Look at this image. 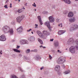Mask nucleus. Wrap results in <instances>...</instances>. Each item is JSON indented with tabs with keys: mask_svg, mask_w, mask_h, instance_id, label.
<instances>
[{
	"mask_svg": "<svg viewBox=\"0 0 78 78\" xmlns=\"http://www.w3.org/2000/svg\"><path fill=\"white\" fill-rule=\"evenodd\" d=\"M2 30L5 33L10 32L11 34H13V32H14L13 29H10L9 27L7 26H5L3 28Z\"/></svg>",
	"mask_w": 78,
	"mask_h": 78,
	"instance_id": "1",
	"label": "nucleus"
},
{
	"mask_svg": "<svg viewBox=\"0 0 78 78\" xmlns=\"http://www.w3.org/2000/svg\"><path fill=\"white\" fill-rule=\"evenodd\" d=\"M66 61V57H60L57 61V63L62 64Z\"/></svg>",
	"mask_w": 78,
	"mask_h": 78,
	"instance_id": "2",
	"label": "nucleus"
},
{
	"mask_svg": "<svg viewBox=\"0 0 78 78\" xmlns=\"http://www.w3.org/2000/svg\"><path fill=\"white\" fill-rule=\"evenodd\" d=\"M23 17V15H22L21 16H19L18 17L16 18V21L17 22H18V23H20L21 22V21L23 19H24L25 17Z\"/></svg>",
	"mask_w": 78,
	"mask_h": 78,
	"instance_id": "3",
	"label": "nucleus"
},
{
	"mask_svg": "<svg viewBox=\"0 0 78 78\" xmlns=\"http://www.w3.org/2000/svg\"><path fill=\"white\" fill-rule=\"evenodd\" d=\"M69 51L72 53H74L75 52V47L72 46L69 48Z\"/></svg>",
	"mask_w": 78,
	"mask_h": 78,
	"instance_id": "4",
	"label": "nucleus"
},
{
	"mask_svg": "<svg viewBox=\"0 0 78 78\" xmlns=\"http://www.w3.org/2000/svg\"><path fill=\"white\" fill-rule=\"evenodd\" d=\"M0 41H6V37L4 35H2L0 36Z\"/></svg>",
	"mask_w": 78,
	"mask_h": 78,
	"instance_id": "5",
	"label": "nucleus"
},
{
	"mask_svg": "<svg viewBox=\"0 0 78 78\" xmlns=\"http://www.w3.org/2000/svg\"><path fill=\"white\" fill-rule=\"evenodd\" d=\"M78 26L76 25V24H75L73 27H71V28L70 29V31H74V30H75L76 28H78Z\"/></svg>",
	"mask_w": 78,
	"mask_h": 78,
	"instance_id": "6",
	"label": "nucleus"
},
{
	"mask_svg": "<svg viewBox=\"0 0 78 78\" xmlns=\"http://www.w3.org/2000/svg\"><path fill=\"white\" fill-rule=\"evenodd\" d=\"M48 19L49 20L50 22H51V23L54 22V21H55V19L53 18V16H50L49 17Z\"/></svg>",
	"mask_w": 78,
	"mask_h": 78,
	"instance_id": "7",
	"label": "nucleus"
},
{
	"mask_svg": "<svg viewBox=\"0 0 78 78\" xmlns=\"http://www.w3.org/2000/svg\"><path fill=\"white\" fill-rule=\"evenodd\" d=\"M44 25H46L49 29H50V22L49 21H47L44 23Z\"/></svg>",
	"mask_w": 78,
	"mask_h": 78,
	"instance_id": "8",
	"label": "nucleus"
},
{
	"mask_svg": "<svg viewBox=\"0 0 78 78\" xmlns=\"http://www.w3.org/2000/svg\"><path fill=\"white\" fill-rule=\"evenodd\" d=\"M20 43L21 45L23 44H27V40H23L20 41Z\"/></svg>",
	"mask_w": 78,
	"mask_h": 78,
	"instance_id": "9",
	"label": "nucleus"
},
{
	"mask_svg": "<svg viewBox=\"0 0 78 78\" xmlns=\"http://www.w3.org/2000/svg\"><path fill=\"white\" fill-rule=\"evenodd\" d=\"M60 69V66L58 65H56L55 66V70L56 71H58Z\"/></svg>",
	"mask_w": 78,
	"mask_h": 78,
	"instance_id": "10",
	"label": "nucleus"
},
{
	"mask_svg": "<svg viewBox=\"0 0 78 78\" xmlns=\"http://www.w3.org/2000/svg\"><path fill=\"white\" fill-rule=\"evenodd\" d=\"M73 42V38H71L69 39L68 41V44H71Z\"/></svg>",
	"mask_w": 78,
	"mask_h": 78,
	"instance_id": "11",
	"label": "nucleus"
},
{
	"mask_svg": "<svg viewBox=\"0 0 78 78\" xmlns=\"http://www.w3.org/2000/svg\"><path fill=\"white\" fill-rule=\"evenodd\" d=\"M66 32V30H60L58 32V34L59 35H61V34H63V33H64Z\"/></svg>",
	"mask_w": 78,
	"mask_h": 78,
	"instance_id": "12",
	"label": "nucleus"
},
{
	"mask_svg": "<svg viewBox=\"0 0 78 78\" xmlns=\"http://www.w3.org/2000/svg\"><path fill=\"white\" fill-rule=\"evenodd\" d=\"M17 30L19 33H20L22 31V27L20 26V28H18Z\"/></svg>",
	"mask_w": 78,
	"mask_h": 78,
	"instance_id": "13",
	"label": "nucleus"
},
{
	"mask_svg": "<svg viewBox=\"0 0 78 78\" xmlns=\"http://www.w3.org/2000/svg\"><path fill=\"white\" fill-rule=\"evenodd\" d=\"M43 33L44 35H49L50 34L49 33V32H48L46 30H44L43 31Z\"/></svg>",
	"mask_w": 78,
	"mask_h": 78,
	"instance_id": "14",
	"label": "nucleus"
},
{
	"mask_svg": "<svg viewBox=\"0 0 78 78\" xmlns=\"http://www.w3.org/2000/svg\"><path fill=\"white\" fill-rule=\"evenodd\" d=\"M37 17L39 20V22H40V25H42V24H43V23H42V20H41V16H38Z\"/></svg>",
	"mask_w": 78,
	"mask_h": 78,
	"instance_id": "15",
	"label": "nucleus"
},
{
	"mask_svg": "<svg viewBox=\"0 0 78 78\" xmlns=\"http://www.w3.org/2000/svg\"><path fill=\"white\" fill-rule=\"evenodd\" d=\"M73 16V13L72 12H70L69 13V14L68 16L69 17H72V16Z\"/></svg>",
	"mask_w": 78,
	"mask_h": 78,
	"instance_id": "16",
	"label": "nucleus"
},
{
	"mask_svg": "<svg viewBox=\"0 0 78 78\" xmlns=\"http://www.w3.org/2000/svg\"><path fill=\"white\" fill-rule=\"evenodd\" d=\"M37 33L40 37H42V34L40 31L37 30Z\"/></svg>",
	"mask_w": 78,
	"mask_h": 78,
	"instance_id": "17",
	"label": "nucleus"
},
{
	"mask_svg": "<svg viewBox=\"0 0 78 78\" xmlns=\"http://www.w3.org/2000/svg\"><path fill=\"white\" fill-rule=\"evenodd\" d=\"M75 18H73L69 19V21L70 22H75Z\"/></svg>",
	"mask_w": 78,
	"mask_h": 78,
	"instance_id": "18",
	"label": "nucleus"
},
{
	"mask_svg": "<svg viewBox=\"0 0 78 78\" xmlns=\"http://www.w3.org/2000/svg\"><path fill=\"white\" fill-rule=\"evenodd\" d=\"M54 45L55 47H58L59 45V43L58 41L54 43Z\"/></svg>",
	"mask_w": 78,
	"mask_h": 78,
	"instance_id": "19",
	"label": "nucleus"
},
{
	"mask_svg": "<svg viewBox=\"0 0 78 78\" xmlns=\"http://www.w3.org/2000/svg\"><path fill=\"white\" fill-rule=\"evenodd\" d=\"M65 2L68 3V4H70V1L69 0H65Z\"/></svg>",
	"mask_w": 78,
	"mask_h": 78,
	"instance_id": "20",
	"label": "nucleus"
},
{
	"mask_svg": "<svg viewBox=\"0 0 78 78\" xmlns=\"http://www.w3.org/2000/svg\"><path fill=\"white\" fill-rule=\"evenodd\" d=\"M37 39L38 41L39 42H40L41 44H43V42H42V40H41V39H40L39 38H38Z\"/></svg>",
	"mask_w": 78,
	"mask_h": 78,
	"instance_id": "21",
	"label": "nucleus"
},
{
	"mask_svg": "<svg viewBox=\"0 0 78 78\" xmlns=\"http://www.w3.org/2000/svg\"><path fill=\"white\" fill-rule=\"evenodd\" d=\"M70 70H68V71H66V72H64V73L65 75H66V74H68V73H70Z\"/></svg>",
	"mask_w": 78,
	"mask_h": 78,
	"instance_id": "22",
	"label": "nucleus"
},
{
	"mask_svg": "<svg viewBox=\"0 0 78 78\" xmlns=\"http://www.w3.org/2000/svg\"><path fill=\"white\" fill-rule=\"evenodd\" d=\"M30 39L31 41H34V37H31Z\"/></svg>",
	"mask_w": 78,
	"mask_h": 78,
	"instance_id": "23",
	"label": "nucleus"
},
{
	"mask_svg": "<svg viewBox=\"0 0 78 78\" xmlns=\"http://www.w3.org/2000/svg\"><path fill=\"white\" fill-rule=\"evenodd\" d=\"M14 51L15 52H18V53H20V51L16 49H14Z\"/></svg>",
	"mask_w": 78,
	"mask_h": 78,
	"instance_id": "24",
	"label": "nucleus"
},
{
	"mask_svg": "<svg viewBox=\"0 0 78 78\" xmlns=\"http://www.w3.org/2000/svg\"><path fill=\"white\" fill-rule=\"evenodd\" d=\"M26 53H30V50L29 49H27L26 51Z\"/></svg>",
	"mask_w": 78,
	"mask_h": 78,
	"instance_id": "25",
	"label": "nucleus"
},
{
	"mask_svg": "<svg viewBox=\"0 0 78 78\" xmlns=\"http://www.w3.org/2000/svg\"><path fill=\"white\" fill-rule=\"evenodd\" d=\"M22 12V9H18V12L19 13H21Z\"/></svg>",
	"mask_w": 78,
	"mask_h": 78,
	"instance_id": "26",
	"label": "nucleus"
},
{
	"mask_svg": "<svg viewBox=\"0 0 78 78\" xmlns=\"http://www.w3.org/2000/svg\"><path fill=\"white\" fill-rule=\"evenodd\" d=\"M75 42L76 44L78 45V39L76 40L75 41Z\"/></svg>",
	"mask_w": 78,
	"mask_h": 78,
	"instance_id": "27",
	"label": "nucleus"
},
{
	"mask_svg": "<svg viewBox=\"0 0 78 78\" xmlns=\"http://www.w3.org/2000/svg\"><path fill=\"white\" fill-rule=\"evenodd\" d=\"M49 58L50 59H51V58H52V57H51V55H49Z\"/></svg>",
	"mask_w": 78,
	"mask_h": 78,
	"instance_id": "28",
	"label": "nucleus"
},
{
	"mask_svg": "<svg viewBox=\"0 0 78 78\" xmlns=\"http://www.w3.org/2000/svg\"><path fill=\"white\" fill-rule=\"evenodd\" d=\"M34 4L32 5V6H34V7H36V5L35 4V2H34Z\"/></svg>",
	"mask_w": 78,
	"mask_h": 78,
	"instance_id": "29",
	"label": "nucleus"
},
{
	"mask_svg": "<svg viewBox=\"0 0 78 78\" xmlns=\"http://www.w3.org/2000/svg\"><path fill=\"white\" fill-rule=\"evenodd\" d=\"M4 8L8 9V7L7 6V5H5L4 6Z\"/></svg>",
	"mask_w": 78,
	"mask_h": 78,
	"instance_id": "30",
	"label": "nucleus"
},
{
	"mask_svg": "<svg viewBox=\"0 0 78 78\" xmlns=\"http://www.w3.org/2000/svg\"><path fill=\"white\" fill-rule=\"evenodd\" d=\"M30 31H32V29H30L29 30H27V32H30Z\"/></svg>",
	"mask_w": 78,
	"mask_h": 78,
	"instance_id": "31",
	"label": "nucleus"
},
{
	"mask_svg": "<svg viewBox=\"0 0 78 78\" xmlns=\"http://www.w3.org/2000/svg\"><path fill=\"white\" fill-rule=\"evenodd\" d=\"M60 25H61V27H62V23H61L60 24H58V27H60Z\"/></svg>",
	"mask_w": 78,
	"mask_h": 78,
	"instance_id": "32",
	"label": "nucleus"
},
{
	"mask_svg": "<svg viewBox=\"0 0 78 78\" xmlns=\"http://www.w3.org/2000/svg\"><path fill=\"white\" fill-rule=\"evenodd\" d=\"M34 52H37V49H35L34 50Z\"/></svg>",
	"mask_w": 78,
	"mask_h": 78,
	"instance_id": "33",
	"label": "nucleus"
},
{
	"mask_svg": "<svg viewBox=\"0 0 78 78\" xmlns=\"http://www.w3.org/2000/svg\"><path fill=\"white\" fill-rule=\"evenodd\" d=\"M35 28H37L38 25H37V24H35Z\"/></svg>",
	"mask_w": 78,
	"mask_h": 78,
	"instance_id": "34",
	"label": "nucleus"
},
{
	"mask_svg": "<svg viewBox=\"0 0 78 78\" xmlns=\"http://www.w3.org/2000/svg\"><path fill=\"white\" fill-rule=\"evenodd\" d=\"M12 4L11 3L10 4V8H12Z\"/></svg>",
	"mask_w": 78,
	"mask_h": 78,
	"instance_id": "35",
	"label": "nucleus"
},
{
	"mask_svg": "<svg viewBox=\"0 0 78 78\" xmlns=\"http://www.w3.org/2000/svg\"><path fill=\"white\" fill-rule=\"evenodd\" d=\"M53 40H54V39H51L50 40V41H53Z\"/></svg>",
	"mask_w": 78,
	"mask_h": 78,
	"instance_id": "36",
	"label": "nucleus"
},
{
	"mask_svg": "<svg viewBox=\"0 0 78 78\" xmlns=\"http://www.w3.org/2000/svg\"><path fill=\"white\" fill-rule=\"evenodd\" d=\"M58 53H61V52L59 50H58Z\"/></svg>",
	"mask_w": 78,
	"mask_h": 78,
	"instance_id": "37",
	"label": "nucleus"
},
{
	"mask_svg": "<svg viewBox=\"0 0 78 78\" xmlns=\"http://www.w3.org/2000/svg\"><path fill=\"white\" fill-rule=\"evenodd\" d=\"M20 46H17V48L18 49L19 48H20Z\"/></svg>",
	"mask_w": 78,
	"mask_h": 78,
	"instance_id": "38",
	"label": "nucleus"
},
{
	"mask_svg": "<svg viewBox=\"0 0 78 78\" xmlns=\"http://www.w3.org/2000/svg\"><path fill=\"white\" fill-rule=\"evenodd\" d=\"M20 71H21V72H23V70H22V69H21V68H20Z\"/></svg>",
	"mask_w": 78,
	"mask_h": 78,
	"instance_id": "39",
	"label": "nucleus"
},
{
	"mask_svg": "<svg viewBox=\"0 0 78 78\" xmlns=\"http://www.w3.org/2000/svg\"><path fill=\"white\" fill-rule=\"evenodd\" d=\"M15 23H13V22H12V25H14Z\"/></svg>",
	"mask_w": 78,
	"mask_h": 78,
	"instance_id": "40",
	"label": "nucleus"
},
{
	"mask_svg": "<svg viewBox=\"0 0 78 78\" xmlns=\"http://www.w3.org/2000/svg\"><path fill=\"white\" fill-rule=\"evenodd\" d=\"M43 68H44V67H42L40 69L41 70H42Z\"/></svg>",
	"mask_w": 78,
	"mask_h": 78,
	"instance_id": "41",
	"label": "nucleus"
},
{
	"mask_svg": "<svg viewBox=\"0 0 78 78\" xmlns=\"http://www.w3.org/2000/svg\"><path fill=\"white\" fill-rule=\"evenodd\" d=\"M62 67L63 68V69H65V66H62Z\"/></svg>",
	"mask_w": 78,
	"mask_h": 78,
	"instance_id": "42",
	"label": "nucleus"
},
{
	"mask_svg": "<svg viewBox=\"0 0 78 78\" xmlns=\"http://www.w3.org/2000/svg\"><path fill=\"white\" fill-rule=\"evenodd\" d=\"M8 2H9V0H7L6 1V2H5V3H8Z\"/></svg>",
	"mask_w": 78,
	"mask_h": 78,
	"instance_id": "43",
	"label": "nucleus"
},
{
	"mask_svg": "<svg viewBox=\"0 0 78 78\" xmlns=\"http://www.w3.org/2000/svg\"><path fill=\"white\" fill-rule=\"evenodd\" d=\"M27 3H25L24 4V5H25L26 6H27Z\"/></svg>",
	"mask_w": 78,
	"mask_h": 78,
	"instance_id": "44",
	"label": "nucleus"
},
{
	"mask_svg": "<svg viewBox=\"0 0 78 78\" xmlns=\"http://www.w3.org/2000/svg\"><path fill=\"white\" fill-rule=\"evenodd\" d=\"M22 77L23 78H25V77L24 76H23Z\"/></svg>",
	"mask_w": 78,
	"mask_h": 78,
	"instance_id": "45",
	"label": "nucleus"
},
{
	"mask_svg": "<svg viewBox=\"0 0 78 78\" xmlns=\"http://www.w3.org/2000/svg\"><path fill=\"white\" fill-rule=\"evenodd\" d=\"M58 20H56V22H58L59 21H58Z\"/></svg>",
	"mask_w": 78,
	"mask_h": 78,
	"instance_id": "46",
	"label": "nucleus"
},
{
	"mask_svg": "<svg viewBox=\"0 0 78 78\" xmlns=\"http://www.w3.org/2000/svg\"><path fill=\"white\" fill-rule=\"evenodd\" d=\"M2 51H1V52H0V53L1 54V55H2Z\"/></svg>",
	"mask_w": 78,
	"mask_h": 78,
	"instance_id": "47",
	"label": "nucleus"
},
{
	"mask_svg": "<svg viewBox=\"0 0 78 78\" xmlns=\"http://www.w3.org/2000/svg\"><path fill=\"white\" fill-rule=\"evenodd\" d=\"M43 48H45V47H43Z\"/></svg>",
	"mask_w": 78,
	"mask_h": 78,
	"instance_id": "48",
	"label": "nucleus"
},
{
	"mask_svg": "<svg viewBox=\"0 0 78 78\" xmlns=\"http://www.w3.org/2000/svg\"><path fill=\"white\" fill-rule=\"evenodd\" d=\"M76 48H78V47H77V46H76Z\"/></svg>",
	"mask_w": 78,
	"mask_h": 78,
	"instance_id": "49",
	"label": "nucleus"
},
{
	"mask_svg": "<svg viewBox=\"0 0 78 78\" xmlns=\"http://www.w3.org/2000/svg\"><path fill=\"white\" fill-rule=\"evenodd\" d=\"M42 47V45L40 46V47L41 48Z\"/></svg>",
	"mask_w": 78,
	"mask_h": 78,
	"instance_id": "50",
	"label": "nucleus"
},
{
	"mask_svg": "<svg viewBox=\"0 0 78 78\" xmlns=\"http://www.w3.org/2000/svg\"><path fill=\"white\" fill-rule=\"evenodd\" d=\"M31 33H32V34H33V32H31Z\"/></svg>",
	"mask_w": 78,
	"mask_h": 78,
	"instance_id": "51",
	"label": "nucleus"
},
{
	"mask_svg": "<svg viewBox=\"0 0 78 78\" xmlns=\"http://www.w3.org/2000/svg\"><path fill=\"white\" fill-rule=\"evenodd\" d=\"M75 1H78V0H75Z\"/></svg>",
	"mask_w": 78,
	"mask_h": 78,
	"instance_id": "52",
	"label": "nucleus"
},
{
	"mask_svg": "<svg viewBox=\"0 0 78 78\" xmlns=\"http://www.w3.org/2000/svg\"><path fill=\"white\" fill-rule=\"evenodd\" d=\"M18 1H19V2H20V0H18Z\"/></svg>",
	"mask_w": 78,
	"mask_h": 78,
	"instance_id": "53",
	"label": "nucleus"
},
{
	"mask_svg": "<svg viewBox=\"0 0 78 78\" xmlns=\"http://www.w3.org/2000/svg\"><path fill=\"white\" fill-rule=\"evenodd\" d=\"M31 51H33V50H31Z\"/></svg>",
	"mask_w": 78,
	"mask_h": 78,
	"instance_id": "54",
	"label": "nucleus"
},
{
	"mask_svg": "<svg viewBox=\"0 0 78 78\" xmlns=\"http://www.w3.org/2000/svg\"><path fill=\"white\" fill-rule=\"evenodd\" d=\"M35 11H36V9H35Z\"/></svg>",
	"mask_w": 78,
	"mask_h": 78,
	"instance_id": "55",
	"label": "nucleus"
},
{
	"mask_svg": "<svg viewBox=\"0 0 78 78\" xmlns=\"http://www.w3.org/2000/svg\"><path fill=\"white\" fill-rule=\"evenodd\" d=\"M16 1H17L18 0H15Z\"/></svg>",
	"mask_w": 78,
	"mask_h": 78,
	"instance_id": "56",
	"label": "nucleus"
},
{
	"mask_svg": "<svg viewBox=\"0 0 78 78\" xmlns=\"http://www.w3.org/2000/svg\"><path fill=\"white\" fill-rule=\"evenodd\" d=\"M38 58V59H40V58Z\"/></svg>",
	"mask_w": 78,
	"mask_h": 78,
	"instance_id": "57",
	"label": "nucleus"
},
{
	"mask_svg": "<svg viewBox=\"0 0 78 78\" xmlns=\"http://www.w3.org/2000/svg\"><path fill=\"white\" fill-rule=\"evenodd\" d=\"M66 50H67V49H66Z\"/></svg>",
	"mask_w": 78,
	"mask_h": 78,
	"instance_id": "58",
	"label": "nucleus"
},
{
	"mask_svg": "<svg viewBox=\"0 0 78 78\" xmlns=\"http://www.w3.org/2000/svg\"><path fill=\"white\" fill-rule=\"evenodd\" d=\"M24 9H25V8H24Z\"/></svg>",
	"mask_w": 78,
	"mask_h": 78,
	"instance_id": "59",
	"label": "nucleus"
}]
</instances>
